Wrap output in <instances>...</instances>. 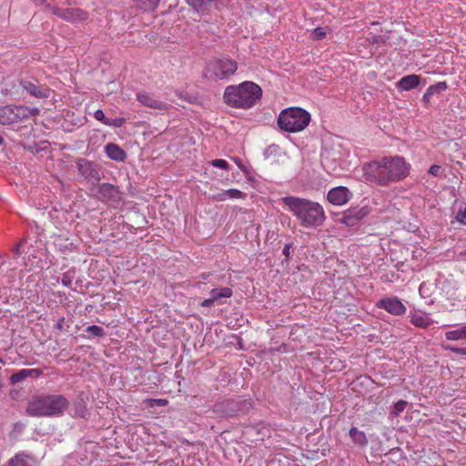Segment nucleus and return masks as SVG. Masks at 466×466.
I'll list each match as a JSON object with an SVG mask.
<instances>
[{
	"label": "nucleus",
	"instance_id": "f3484780",
	"mask_svg": "<svg viewBox=\"0 0 466 466\" xmlns=\"http://www.w3.org/2000/svg\"><path fill=\"white\" fill-rule=\"evenodd\" d=\"M410 318L411 324L421 329H427L433 323V320L425 313L413 312L410 313Z\"/></svg>",
	"mask_w": 466,
	"mask_h": 466
},
{
	"label": "nucleus",
	"instance_id": "c756f323",
	"mask_svg": "<svg viewBox=\"0 0 466 466\" xmlns=\"http://www.w3.org/2000/svg\"><path fill=\"white\" fill-rule=\"evenodd\" d=\"M407 405H408V402L405 400L397 401L393 407L392 413L395 416L400 415V413L402 412L406 409Z\"/></svg>",
	"mask_w": 466,
	"mask_h": 466
},
{
	"label": "nucleus",
	"instance_id": "393cba45",
	"mask_svg": "<svg viewBox=\"0 0 466 466\" xmlns=\"http://www.w3.org/2000/svg\"><path fill=\"white\" fill-rule=\"evenodd\" d=\"M448 87V85L445 81H441V82H438L434 85H431L430 86L427 90H428V95H436V94H440L443 91H445Z\"/></svg>",
	"mask_w": 466,
	"mask_h": 466
},
{
	"label": "nucleus",
	"instance_id": "ea45409f",
	"mask_svg": "<svg viewBox=\"0 0 466 466\" xmlns=\"http://www.w3.org/2000/svg\"><path fill=\"white\" fill-rule=\"evenodd\" d=\"M215 302L213 301V299H211V297H209L208 299H204L200 305L202 307H206V308H208V307H211Z\"/></svg>",
	"mask_w": 466,
	"mask_h": 466
},
{
	"label": "nucleus",
	"instance_id": "0eeeda50",
	"mask_svg": "<svg viewBox=\"0 0 466 466\" xmlns=\"http://www.w3.org/2000/svg\"><path fill=\"white\" fill-rule=\"evenodd\" d=\"M238 69V64L231 58L223 57L211 60L205 70L204 76L210 79H224L233 75Z\"/></svg>",
	"mask_w": 466,
	"mask_h": 466
},
{
	"label": "nucleus",
	"instance_id": "37998d69",
	"mask_svg": "<svg viewBox=\"0 0 466 466\" xmlns=\"http://www.w3.org/2000/svg\"><path fill=\"white\" fill-rule=\"evenodd\" d=\"M432 95H428V90L426 89L425 93L423 94L422 99L424 102L428 103L430 102Z\"/></svg>",
	"mask_w": 466,
	"mask_h": 466
},
{
	"label": "nucleus",
	"instance_id": "a211bd4d",
	"mask_svg": "<svg viewBox=\"0 0 466 466\" xmlns=\"http://www.w3.org/2000/svg\"><path fill=\"white\" fill-rule=\"evenodd\" d=\"M7 466H35V463L32 457L22 452L12 457L8 461Z\"/></svg>",
	"mask_w": 466,
	"mask_h": 466
},
{
	"label": "nucleus",
	"instance_id": "bb28decb",
	"mask_svg": "<svg viewBox=\"0 0 466 466\" xmlns=\"http://www.w3.org/2000/svg\"><path fill=\"white\" fill-rule=\"evenodd\" d=\"M86 331L87 333H90L92 334L93 336L95 337H97V338H101V337H104L105 336V331H104V329L99 327V326H96V325H91V326H88L86 329Z\"/></svg>",
	"mask_w": 466,
	"mask_h": 466
},
{
	"label": "nucleus",
	"instance_id": "c03bdc74",
	"mask_svg": "<svg viewBox=\"0 0 466 466\" xmlns=\"http://www.w3.org/2000/svg\"><path fill=\"white\" fill-rule=\"evenodd\" d=\"M20 248H21V244H16V245L15 246V248H13V252H14L15 255H19V254H21Z\"/></svg>",
	"mask_w": 466,
	"mask_h": 466
},
{
	"label": "nucleus",
	"instance_id": "5701e85b",
	"mask_svg": "<svg viewBox=\"0 0 466 466\" xmlns=\"http://www.w3.org/2000/svg\"><path fill=\"white\" fill-rule=\"evenodd\" d=\"M209 295L215 302L218 299L230 298L232 296V290L227 287L221 289H213Z\"/></svg>",
	"mask_w": 466,
	"mask_h": 466
},
{
	"label": "nucleus",
	"instance_id": "cd10ccee",
	"mask_svg": "<svg viewBox=\"0 0 466 466\" xmlns=\"http://www.w3.org/2000/svg\"><path fill=\"white\" fill-rule=\"evenodd\" d=\"M125 123H126V118H124V117L107 118V121H106V126L120 127Z\"/></svg>",
	"mask_w": 466,
	"mask_h": 466
},
{
	"label": "nucleus",
	"instance_id": "6e6552de",
	"mask_svg": "<svg viewBox=\"0 0 466 466\" xmlns=\"http://www.w3.org/2000/svg\"><path fill=\"white\" fill-rule=\"evenodd\" d=\"M377 307L395 316L405 314L406 307L398 297L381 299L377 302Z\"/></svg>",
	"mask_w": 466,
	"mask_h": 466
},
{
	"label": "nucleus",
	"instance_id": "9b49d317",
	"mask_svg": "<svg viewBox=\"0 0 466 466\" xmlns=\"http://www.w3.org/2000/svg\"><path fill=\"white\" fill-rule=\"evenodd\" d=\"M78 172L88 181L97 182L100 180V174L96 166L86 158H79L76 162Z\"/></svg>",
	"mask_w": 466,
	"mask_h": 466
},
{
	"label": "nucleus",
	"instance_id": "c9c22d12",
	"mask_svg": "<svg viewBox=\"0 0 466 466\" xmlns=\"http://www.w3.org/2000/svg\"><path fill=\"white\" fill-rule=\"evenodd\" d=\"M210 198L215 201H226L227 200V190H221L216 194L210 196Z\"/></svg>",
	"mask_w": 466,
	"mask_h": 466
},
{
	"label": "nucleus",
	"instance_id": "4be33fe9",
	"mask_svg": "<svg viewBox=\"0 0 466 466\" xmlns=\"http://www.w3.org/2000/svg\"><path fill=\"white\" fill-rule=\"evenodd\" d=\"M136 5L144 11H154L160 0H132Z\"/></svg>",
	"mask_w": 466,
	"mask_h": 466
},
{
	"label": "nucleus",
	"instance_id": "412c9836",
	"mask_svg": "<svg viewBox=\"0 0 466 466\" xmlns=\"http://www.w3.org/2000/svg\"><path fill=\"white\" fill-rule=\"evenodd\" d=\"M349 434L352 441L358 445L364 446L368 443L365 433L355 427L350 430Z\"/></svg>",
	"mask_w": 466,
	"mask_h": 466
},
{
	"label": "nucleus",
	"instance_id": "7c9ffc66",
	"mask_svg": "<svg viewBox=\"0 0 466 466\" xmlns=\"http://www.w3.org/2000/svg\"><path fill=\"white\" fill-rule=\"evenodd\" d=\"M360 219V218H356L354 216H351L350 214H346L341 218L342 223H344L347 226H354L356 225L357 221Z\"/></svg>",
	"mask_w": 466,
	"mask_h": 466
},
{
	"label": "nucleus",
	"instance_id": "4468645a",
	"mask_svg": "<svg viewBox=\"0 0 466 466\" xmlns=\"http://www.w3.org/2000/svg\"><path fill=\"white\" fill-rule=\"evenodd\" d=\"M137 100L142 105L150 108L158 110H167L168 108L167 104L156 99L154 96L146 92L137 94Z\"/></svg>",
	"mask_w": 466,
	"mask_h": 466
},
{
	"label": "nucleus",
	"instance_id": "6ab92c4d",
	"mask_svg": "<svg viewBox=\"0 0 466 466\" xmlns=\"http://www.w3.org/2000/svg\"><path fill=\"white\" fill-rule=\"evenodd\" d=\"M39 374H40V371L38 370L24 369V370H20L16 373H14L10 377V381H11V383L15 384L20 381H23L24 380H25L26 378H28L30 376H33V375L38 376Z\"/></svg>",
	"mask_w": 466,
	"mask_h": 466
},
{
	"label": "nucleus",
	"instance_id": "f257e3e1",
	"mask_svg": "<svg viewBox=\"0 0 466 466\" xmlns=\"http://www.w3.org/2000/svg\"><path fill=\"white\" fill-rule=\"evenodd\" d=\"M410 168V164L403 157L395 155L385 156L365 163L362 171L368 182L387 187L406 178Z\"/></svg>",
	"mask_w": 466,
	"mask_h": 466
},
{
	"label": "nucleus",
	"instance_id": "39448f33",
	"mask_svg": "<svg viewBox=\"0 0 466 466\" xmlns=\"http://www.w3.org/2000/svg\"><path fill=\"white\" fill-rule=\"evenodd\" d=\"M310 114L300 107L283 109L278 117L279 128L285 132L297 133L304 130L310 122Z\"/></svg>",
	"mask_w": 466,
	"mask_h": 466
},
{
	"label": "nucleus",
	"instance_id": "9d476101",
	"mask_svg": "<svg viewBox=\"0 0 466 466\" xmlns=\"http://www.w3.org/2000/svg\"><path fill=\"white\" fill-rule=\"evenodd\" d=\"M96 197L103 202L117 203L121 200L118 187L109 183H103L98 187Z\"/></svg>",
	"mask_w": 466,
	"mask_h": 466
},
{
	"label": "nucleus",
	"instance_id": "c85d7f7f",
	"mask_svg": "<svg viewBox=\"0 0 466 466\" xmlns=\"http://www.w3.org/2000/svg\"><path fill=\"white\" fill-rule=\"evenodd\" d=\"M149 407L153 408L156 406L164 407L167 406L168 401L165 399H148L146 400Z\"/></svg>",
	"mask_w": 466,
	"mask_h": 466
},
{
	"label": "nucleus",
	"instance_id": "a878e982",
	"mask_svg": "<svg viewBox=\"0 0 466 466\" xmlns=\"http://www.w3.org/2000/svg\"><path fill=\"white\" fill-rule=\"evenodd\" d=\"M246 198V194L242 191L230 188L227 190V199H244Z\"/></svg>",
	"mask_w": 466,
	"mask_h": 466
},
{
	"label": "nucleus",
	"instance_id": "4c0bfd02",
	"mask_svg": "<svg viewBox=\"0 0 466 466\" xmlns=\"http://www.w3.org/2000/svg\"><path fill=\"white\" fill-rule=\"evenodd\" d=\"M94 117L97 120L102 122L104 125H106V121H107L108 117H106L104 112L101 109H97L94 113Z\"/></svg>",
	"mask_w": 466,
	"mask_h": 466
},
{
	"label": "nucleus",
	"instance_id": "2eb2a0df",
	"mask_svg": "<svg viewBox=\"0 0 466 466\" xmlns=\"http://www.w3.org/2000/svg\"><path fill=\"white\" fill-rule=\"evenodd\" d=\"M420 83V76L415 74L401 77L397 83L396 87L402 91H409L416 88Z\"/></svg>",
	"mask_w": 466,
	"mask_h": 466
},
{
	"label": "nucleus",
	"instance_id": "ddd939ff",
	"mask_svg": "<svg viewBox=\"0 0 466 466\" xmlns=\"http://www.w3.org/2000/svg\"><path fill=\"white\" fill-rule=\"evenodd\" d=\"M22 87L31 96L37 98H46L50 96V89L45 86H37L32 81H23Z\"/></svg>",
	"mask_w": 466,
	"mask_h": 466
},
{
	"label": "nucleus",
	"instance_id": "79ce46f5",
	"mask_svg": "<svg viewBox=\"0 0 466 466\" xmlns=\"http://www.w3.org/2000/svg\"><path fill=\"white\" fill-rule=\"evenodd\" d=\"M289 249H290L289 244L285 245V247L283 248L282 253L287 258L289 256Z\"/></svg>",
	"mask_w": 466,
	"mask_h": 466
},
{
	"label": "nucleus",
	"instance_id": "1a4fd4ad",
	"mask_svg": "<svg viewBox=\"0 0 466 466\" xmlns=\"http://www.w3.org/2000/svg\"><path fill=\"white\" fill-rule=\"evenodd\" d=\"M52 13L66 20L67 22L76 23L85 21L87 18V14L81 9L77 8H66L62 9L59 7H50Z\"/></svg>",
	"mask_w": 466,
	"mask_h": 466
},
{
	"label": "nucleus",
	"instance_id": "2f4dec72",
	"mask_svg": "<svg viewBox=\"0 0 466 466\" xmlns=\"http://www.w3.org/2000/svg\"><path fill=\"white\" fill-rule=\"evenodd\" d=\"M210 164L215 167H218L224 170L228 169V163L224 159H214L210 162Z\"/></svg>",
	"mask_w": 466,
	"mask_h": 466
},
{
	"label": "nucleus",
	"instance_id": "473e14b6",
	"mask_svg": "<svg viewBox=\"0 0 466 466\" xmlns=\"http://www.w3.org/2000/svg\"><path fill=\"white\" fill-rule=\"evenodd\" d=\"M326 35V32L321 27L315 28L311 33V37L314 40H320L322 39Z\"/></svg>",
	"mask_w": 466,
	"mask_h": 466
},
{
	"label": "nucleus",
	"instance_id": "dca6fc26",
	"mask_svg": "<svg viewBox=\"0 0 466 466\" xmlns=\"http://www.w3.org/2000/svg\"><path fill=\"white\" fill-rule=\"evenodd\" d=\"M106 156L115 161H124L127 157L126 152L116 144L109 143L105 147Z\"/></svg>",
	"mask_w": 466,
	"mask_h": 466
},
{
	"label": "nucleus",
	"instance_id": "a19ab883",
	"mask_svg": "<svg viewBox=\"0 0 466 466\" xmlns=\"http://www.w3.org/2000/svg\"><path fill=\"white\" fill-rule=\"evenodd\" d=\"M62 284L66 287H69L71 285V279L70 278L66 275V274H64L63 277H62Z\"/></svg>",
	"mask_w": 466,
	"mask_h": 466
},
{
	"label": "nucleus",
	"instance_id": "20e7f679",
	"mask_svg": "<svg viewBox=\"0 0 466 466\" xmlns=\"http://www.w3.org/2000/svg\"><path fill=\"white\" fill-rule=\"evenodd\" d=\"M69 405L62 395H37L28 402L27 415L31 417H55L64 414Z\"/></svg>",
	"mask_w": 466,
	"mask_h": 466
},
{
	"label": "nucleus",
	"instance_id": "b1692460",
	"mask_svg": "<svg viewBox=\"0 0 466 466\" xmlns=\"http://www.w3.org/2000/svg\"><path fill=\"white\" fill-rule=\"evenodd\" d=\"M187 3L198 12L208 10L213 4V0H187Z\"/></svg>",
	"mask_w": 466,
	"mask_h": 466
},
{
	"label": "nucleus",
	"instance_id": "58836bf2",
	"mask_svg": "<svg viewBox=\"0 0 466 466\" xmlns=\"http://www.w3.org/2000/svg\"><path fill=\"white\" fill-rule=\"evenodd\" d=\"M441 170V166L432 165L429 169V173L434 177H438V176H440Z\"/></svg>",
	"mask_w": 466,
	"mask_h": 466
},
{
	"label": "nucleus",
	"instance_id": "e433bc0d",
	"mask_svg": "<svg viewBox=\"0 0 466 466\" xmlns=\"http://www.w3.org/2000/svg\"><path fill=\"white\" fill-rule=\"evenodd\" d=\"M443 348L453 353L466 356V348H459L455 346H444Z\"/></svg>",
	"mask_w": 466,
	"mask_h": 466
},
{
	"label": "nucleus",
	"instance_id": "f704fd0d",
	"mask_svg": "<svg viewBox=\"0 0 466 466\" xmlns=\"http://www.w3.org/2000/svg\"><path fill=\"white\" fill-rule=\"evenodd\" d=\"M69 328V325L66 323V319L64 317H61L57 319L55 329L59 331L66 330Z\"/></svg>",
	"mask_w": 466,
	"mask_h": 466
},
{
	"label": "nucleus",
	"instance_id": "7ed1b4c3",
	"mask_svg": "<svg viewBox=\"0 0 466 466\" xmlns=\"http://www.w3.org/2000/svg\"><path fill=\"white\" fill-rule=\"evenodd\" d=\"M262 96L260 86L245 81L238 86H228L224 92L225 103L235 108L248 109L254 106Z\"/></svg>",
	"mask_w": 466,
	"mask_h": 466
},
{
	"label": "nucleus",
	"instance_id": "aec40b11",
	"mask_svg": "<svg viewBox=\"0 0 466 466\" xmlns=\"http://www.w3.org/2000/svg\"><path fill=\"white\" fill-rule=\"evenodd\" d=\"M445 338L447 340L451 341L466 339V323L455 329L445 332Z\"/></svg>",
	"mask_w": 466,
	"mask_h": 466
},
{
	"label": "nucleus",
	"instance_id": "72a5a7b5",
	"mask_svg": "<svg viewBox=\"0 0 466 466\" xmlns=\"http://www.w3.org/2000/svg\"><path fill=\"white\" fill-rule=\"evenodd\" d=\"M456 220L462 225H466V207L463 208H461L458 210L456 215Z\"/></svg>",
	"mask_w": 466,
	"mask_h": 466
},
{
	"label": "nucleus",
	"instance_id": "f03ea898",
	"mask_svg": "<svg viewBox=\"0 0 466 466\" xmlns=\"http://www.w3.org/2000/svg\"><path fill=\"white\" fill-rule=\"evenodd\" d=\"M281 201L305 228H318L326 220L325 211L317 202L298 197H284Z\"/></svg>",
	"mask_w": 466,
	"mask_h": 466
},
{
	"label": "nucleus",
	"instance_id": "f8f14e48",
	"mask_svg": "<svg viewBox=\"0 0 466 466\" xmlns=\"http://www.w3.org/2000/svg\"><path fill=\"white\" fill-rule=\"evenodd\" d=\"M352 194L346 187H336L331 188L327 195L329 203L335 206L345 205L351 198Z\"/></svg>",
	"mask_w": 466,
	"mask_h": 466
},
{
	"label": "nucleus",
	"instance_id": "423d86ee",
	"mask_svg": "<svg viewBox=\"0 0 466 466\" xmlns=\"http://www.w3.org/2000/svg\"><path fill=\"white\" fill-rule=\"evenodd\" d=\"M39 114L37 107H28L25 106H0V124L12 125L23 122Z\"/></svg>",
	"mask_w": 466,
	"mask_h": 466
},
{
	"label": "nucleus",
	"instance_id": "a18cd8bd",
	"mask_svg": "<svg viewBox=\"0 0 466 466\" xmlns=\"http://www.w3.org/2000/svg\"><path fill=\"white\" fill-rule=\"evenodd\" d=\"M3 142H4V139L2 137H0V145L3 144Z\"/></svg>",
	"mask_w": 466,
	"mask_h": 466
}]
</instances>
